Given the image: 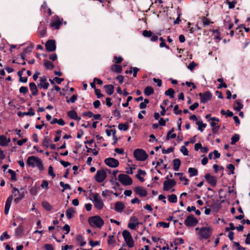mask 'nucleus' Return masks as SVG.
<instances>
[{
  "label": "nucleus",
  "instance_id": "obj_1",
  "mask_svg": "<svg viewBox=\"0 0 250 250\" xmlns=\"http://www.w3.org/2000/svg\"><path fill=\"white\" fill-rule=\"evenodd\" d=\"M88 223L92 227L101 228L104 224L103 219L99 216H94L89 218Z\"/></svg>",
  "mask_w": 250,
  "mask_h": 250
},
{
  "label": "nucleus",
  "instance_id": "obj_2",
  "mask_svg": "<svg viewBox=\"0 0 250 250\" xmlns=\"http://www.w3.org/2000/svg\"><path fill=\"white\" fill-rule=\"evenodd\" d=\"M133 155L135 159L140 161H144L148 157V154L146 151L140 148L136 149L134 151Z\"/></svg>",
  "mask_w": 250,
  "mask_h": 250
},
{
  "label": "nucleus",
  "instance_id": "obj_3",
  "mask_svg": "<svg viewBox=\"0 0 250 250\" xmlns=\"http://www.w3.org/2000/svg\"><path fill=\"white\" fill-rule=\"evenodd\" d=\"M118 180L124 186L130 185L132 180L130 177L125 174H120L118 176Z\"/></svg>",
  "mask_w": 250,
  "mask_h": 250
},
{
  "label": "nucleus",
  "instance_id": "obj_4",
  "mask_svg": "<svg viewBox=\"0 0 250 250\" xmlns=\"http://www.w3.org/2000/svg\"><path fill=\"white\" fill-rule=\"evenodd\" d=\"M198 223V220L193 215H189L187 216L184 221L185 225L188 227L195 226Z\"/></svg>",
  "mask_w": 250,
  "mask_h": 250
},
{
  "label": "nucleus",
  "instance_id": "obj_5",
  "mask_svg": "<svg viewBox=\"0 0 250 250\" xmlns=\"http://www.w3.org/2000/svg\"><path fill=\"white\" fill-rule=\"evenodd\" d=\"M93 198L95 207L98 209H102L104 204L100 195L97 193H95L93 195Z\"/></svg>",
  "mask_w": 250,
  "mask_h": 250
},
{
  "label": "nucleus",
  "instance_id": "obj_6",
  "mask_svg": "<svg viewBox=\"0 0 250 250\" xmlns=\"http://www.w3.org/2000/svg\"><path fill=\"white\" fill-rule=\"evenodd\" d=\"M107 177L106 171L104 169H100L97 171L95 175V180L98 183L103 182Z\"/></svg>",
  "mask_w": 250,
  "mask_h": 250
},
{
  "label": "nucleus",
  "instance_id": "obj_7",
  "mask_svg": "<svg viewBox=\"0 0 250 250\" xmlns=\"http://www.w3.org/2000/svg\"><path fill=\"white\" fill-rule=\"evenodd\" d=\"M212 229L210 227H202L201 228L199 234L202 238L207 239L211 235Z\"/></svg>",
  "mask_w": 250,
  "mask_h": 250
},
{
  "label": "nucleus",
  "instance_id": "obj_8",
  "mask_svg": "<svg viewBox=\"0 0 250 250\" xmlns=\"http://www.w3.org/2000/svg\"><path fill=\"white\" fill-rule=\"evenodd\" d=\"M199 96L200 98L201 103L205 104L211 100L212 95L210 91H208L205 93H200Z\"/></svg>",
  "mask_w": 250,
  "mask_h": 250
},
{
  "label": "nucleus",
  "instance_id": "obj_9",
  "mask_svg": "<svg viewBox=\"0 0 250 250\" xmlns=\"http://www.w3.org/2000/svg\"><path fill=\"white\" fill-rule=\"evenodd\" d=\"M104 163L109 167H117L119 165V162L118 160L109 157L104 160Z\"/></svg>",
  "mask_w": 250,
  "mask_h": 250
},
{
  "label": "nucleus",
  "instance_id": "obj_10",
  "mask_svg": "<svg viewBox=\"0 0 250 250\" xmlns=\"http://www.w3.org/2000/svg\"><path fill=\"white\" fill-rule=\"evenodd\" d=\"M45 48L48 52H53L56 49V42L54 40H48L45 44Z\"/></svg>",
  "mask_w": 250,
  "mask_h": 250
},
{
  "label": "nucleus",
  "instance_id": "obj_11",
  "mask_svg": "<svg viewBox=\"0 0 250 250\" xmlns=\"http://www.w3.org/2000/svg\"><path fill=\"white\" fill-rule=\"evenodd\" d=\"M176 182L174 179L166 180L164 182L163 190L168 191L176 185Z\"/></svg>",
  "mask_w": 250,
  "mask_h": 250
},
{
  "label": "nucleus",
  "instance_id": "obj_12",
  "mask_svg": "<svg viewBox=\"0 0 250 250\" xmlns=\"http://www.w3.org/2000/svg\"><path fill=\"white\" fill-rule=\"evenodd\" d=\"M62 19H61L59 17L57 16L54 18L50 24V26L54 27L56 29H59L61 25L62 24Z\"/></svg>",
  "mask_w": 250,
  "mask_h": 250
},
{
  "label": "nucleus",
  "instance_id": "obj_13",
  "mask_svg": "<svg viewBox=\"0 0 250 250\" xmlns=\"http://www.w3.org/2000/svg\"><path fill=\"white\" fill-rule=\"evenodd\" d=\"M205 178L212 187H215L217 183L216 177L211 175L209 173H207L205 175Z\"/></svg>",
  "mask_w": 250,
  "mask_h": 250
},
{
  "label": "nucleus",
  "instance_id": "obj_14",
  "mask_svg": "<svg viewBox=\"0 0 250 250\" xmlns=\"http://www.w3.org/2000/svg\"><path fill=\"white\" fill-rule=\"evenodd\" d=\"M143 35L145 37H147V38H149V37H151V41L152 42H155L156 41L158 38L157 36L156 35H153V33L152 32H151V31L150 30H144L143 31V33H142Z\"/></svg>",
  "mask_w": 250,
  "mask_h": 250
},
{
  "label": "nucleus",
  "instance_id": "obj_15",
  "mask_svg": "<svg viewBox=\"0 0 250 250\" xmlns=\"http://www.w3.org/2000/svg\"><path fill=\"white\" fill-rule=\"evenodd\" d=\"M38 34L39 37L42 38L45 36L46 34V28L42 22H40V26L38 27Z\"/></svg>",
  "mask_w": 250,
  "mask_h": 250
},
{
  "label": "nucleus",
  "instance_id": "obj_16",
  "mask_svg": "<svg viewBox=\"0 0 250 250\" xmlns=\"http://www.w3.org/2000/svg\"><path fill=\"white\" fill-rule=\"evenodd\" d=\"M39 159V158L36 157V156H30L27 158V164L28 166L34 167H35V163L37 164Z\"/></svg>",
  "mask_w": 250,
  "mask_h": 250
},
{
  "label": "nucleus",
  "instance_id": "obj_17",
  "mask_svg": "<svg viewBox=\"0 0 250 250\" xmlns=\"http://www.w3.org/2000/svg\"><path fill=\"white\" fill-rule=\"evenodd\" d=\"M134 191L136 194L141 197H146L147 195L146 190L142 188L139 187H136L134 189Z\"/></svg>",
  "mask_w": 250,
  "mask_h": 250
},
{
  "label": "nucleus",
  "instance_id": "obj_18",
  "mask_svg": "<svg viewBox=\"0 0 250 250\" xmlns=\"http://www.w3.org/2000/svg\"><path fill=\"white\" fill-rule=\"evenodd\" d=\"M10 139L7 138L4 135H1L0 136V145L3 146H6L8 145L10 142Z\"/></svg>",
  "mask_w": 250,
  "mask_h": 250
},
{
  "label": "nucleus",
  "instance_id": "obj_19",
  "mask_svg": "<svg viewBox=\"0 0 250 250\" xmlns=\"http://www.w3.org/2000/svg\"><path fill=\"white\" fill-rule=\"evenodd\" d=\"M122 67L118 64H112L110 67V70L113 72L121 73L122 72Z\"/></svg>",
  "mask_w": 250,
  "mask_h": 250
},
{
  "label": "nucleus",
  "instance_id": "obj_20",
  "mask_svg": "<svg viewBox=\"0 0 250 250\" xmlns=\"http://www.w3.org/2000/svg\"><path fill=\"white\" fill-rule=\"evenodd\" d=\"M125 208L124 204L120 201H118L115 204V210L118 212H122Z\"/></svg>",
  "mask_w": 250,
  "mask_h": 250
},
{
  "label": "nucleus",
  "instance_id": "obj_21",
  "mask_svg": "<svg viewBox=\"0 0 250 250\" xmlns=\"http://www.w3.org/2000/svg\"><path fill=\"white\" fill-rule=\"evenodd\" d=\"M29 85L30 89L31 91L32 92V95H33V96L37 95L38 94L39 91H38V89L36 84L32 82V83H29Z\"/></svg>",
  "mask_w": 250,
  "mask_h": 250
},
{
  "label": "nucleus",
  "instance_id": "obj_22",
  "mask_svg": "<svg viewBox=\"0 0 250 250\" xmlns=\"http://www.w3.org/2000/svg\"><path fill=\"white\" fill-rule=\"evenodd\" d=\"M67 116L71 119L79 121L81 120V117L78 116L77 112L74 110H72L67 112Z\"/></svg>",
  "mask_w": 250,
  "mask_h": 250
},
{
  "label": "nucleus",
  "instance_id": "obj_23",
  "mask_svg": "<svg viewBox=\"0 0 250 250\" xmlns=\"http://www.w3.org/2000/svg\"><path fill=\"white\" fill-rule=\"evenodd\" d=\"M17 114L19 117H22L24 115L33 116L35 115V112L33 111L32 108H30L28 111L26 112L19 111L18 112Z\"/></svg>",
  "mask_w": 250,
  "mask_h": 250
},
{
  "label": "nucleus",
  "instance_id": "obj_24",
  "mask_svg": "<svg viewBox=\"0 0 250 250\" xmlns=\"http://www.w3.org/2000/svg\"><path fill=\"white\" fill-rule=\"evenodd\" d=\"M243 105L241 103V101L240 100H237L235 101L233 105V108L235 110L239 111L243 108Z\"/></svg>",
  "mask_w": 250,
  "mask_h": 250
},
{
  "label": "nucleus",
  "instance_id": "obj_25",
  "mask_svg": "<svg viewBox=\"0 0 250 250\" xmlns=\"http://www.w3.org/2000/svg\"><path fill=\"white\" fill-rule=\"evenodd\" d=\"M105 90L108 95H111L114 92V86L112 84H107L104 86Z\"/></svg>",
  "mask_w": 250,
  "mask_h": 250
},
{
  "label": "nucleus",
  "instance_id": "obj_26",
  "mask_svg": "<svg viewBox=\"0 0 250 250\" xmlns=\"http://www.w3.org/2000/svg\"><path fill=\"white\" fill-rule=\"evenodd\" d=\"M181 160L178 159H175L173 160V169L175 171H178L181 166Z\"/></svg>",
  "mask_w": 250,
  "mask_h": 250
},
{
  "label": "nucleus",
  "instance_id": "obj_27",
  "mask_svg": "<svg viewBox=\"0 0 250 250\" xmlns=\"http://www.w3.org/2000/svg\"><path fill=\"white\" fill-rule=\"evenodd\" d=\"M75 213V210L73 208H69L66 211V216L68 219L73 217L74 214Z\"/></svg>",
  "mask_w": 250,
  "mask_h": 250
},
{
  "label": "nucleus",
  "instance_id": "obj_28",
  "mask_svg": "<svg viewBox=\"0 0 250 250\" xmlns=\"http://www.w3.org/2000/svg\"><path fill=\"white\" fill-rule=\"evenodd\" d=\"M154 92V89L151 86H146L144 90V94L147 96L153 94Z\"/></svg>",
  "mask_w": 250,
  "mask_h": 250
},
{
  "label": "nucleus",
  "instance_id": "obj_29",
  "mask_svg": "<svg viewBox=\"0 0 250 250\" xmlns=\"http://www.w3.org/2000/svg\"><path fill=\"white\" fill-rule=\"evenodd\" d=\"M18 196L14 199V202L18 204L24 197V191H19L17 193Z\"/></svg>",
  "mask_w": 250,
  "mask_h": 250
},
{
  "label": "nucleus",
  "instance_id": "obj_30",
  "mask_svg": "<svg viewBox=\"0 0 250 250\" xmlns=\"http://www.w3.org/2000/svg\"><path fill=\"white\" fill-rule=\"evenodd\" d=\"M175 91L172 88H169L165 92L166 96H169L170 98H173L174 97Z\"/></svg>",
  "mask_w": 250,
  "mask_h": 250
},
{
  "label": "nucleus",
  "instance_id": "obj_31",
  "mask_svg": "<svg viewBox=\"0 0 250 250\" xmlns=\"http://www.w3.org/2000/svg\"><path fill=\"white\" fill-rule=\"evenodd\" d=\"M51 142V139L48 138V137L46 136L44 137L42 142V145L43 146L45 147L46 148H48Z\"/></svg>",
  "mask_w": 250,
  "mask_h": 250
},
{
  "label": "nucleus",
  "instance_id": "obj_32",
  "mask_svg": "<svg viewBox=\"0 0 250 250\" xmlns=\"http://www.w3.org/2000/svg\"><path fill=\"white\" fill-rule=\"evenodd\" d=\"M188 172L190 177H193L198 175V170L193 167H189L188 169Z\"/></svg>",
  "mask_w": 250,
  "mask_h": 250
},
{
  "label": "nucleus",
  "instance_id": "obj_33",
  "mask_svg": "<svg viewBox=\"0 0 250 250\" xmlns=\"http://www.w3.org/2000/svg\"><path fill=\"white\" fill-rule=\"evenodd\" d=\"M76 240L78 242L80 243V245L81 246H83L86 244V242L83 241V236L81 234H79V235H77Z\"/></svg>",
  "mask_w": 250,
  "mask_h": 250
},
{
  "label": "nucleus",
  "instance_id": "obj_34",
  "mask_svg": "<svg viewBox=\"0 0 250 250\" xmlns=\"http://www.w3.org/2000/svg\"><path fill=\"white\" fill-rule=\"evenodd\" d=\"M127 246L129 248H132L134 246V241L131 237H129V238H127L126 240H125Z\"/></svg>",
  "mask_w": 250,
  "mask_h": 250
},
{
  "label": "nucleus",
  "instance_id": "obj_35",
  "mask_svg": "<svg viewBox=\"0 0 250 250\" xmlns=\"http://www.w3.org/2000/svg\"><path fill=\"white\" fill-rule=\"evenodd\" d=\"M129 127L128 123H125V124H120L118 125V128L121 130L125 131L128 129Z\"/></svg>",
  "mask_w": 250,
  "mask_h": 250
},
{
  "label": "nucleus",
  "instance_id": "obj_36",
  "mask_svg": "<svg viewBox=\"0 0 250 250\" xmlns=\"http://www.w3.org/2000/svg\"><path fill=\"white\" fill-rule=\"evenodd\" d=\"M240 136L238 134H234L231 138V145H234L235 143L238 142L239 140Z\"/></svg>",
  "mask_w": 250,
  "mask_h": 250
},
{
  "label": "nucleus",
  "instance_id": "obj_37",
  "mask_svg": "<svg viewBox=\"0 0 250 250\" xmlns=\"http://www.w3.org/2000/svg\"><path fill=\"white\" fill-rule=\"evenodd\" d=\"M196 124L198 125V129L202 132L203 128L207 126V124L203 123L202 121H197Z\"/></svg>",
  "mask_w": 250,
  "mask_h": 250
},
{
  "label": "nucleus",
  "instance_id": "obj_38",
  "mask_svg": "<svg viewBox=\"0 0 250 250\" xmlns=\"http://www.w3.org/2000/svg\"><path fill=\"white\" fill-rule=\"evenodd\" d=\"M44 66L48 69H52L54 68L53 64L48 60H45L44 63Z\"/></svg>",
  "mask_w": 250,
  "mask_h": 250
},
{
  "label": "nucleus",
  "instance_id": "obj_39",
  "mask_svg": "<svg viewBox=\"0 0 250 250\" xmlns=\"http://www.w3.org/2000/svg\"><path fill=\"white\" fill-rule=\"evenodd\" d=\"M168 201L170 203H175L177 201V197L175 194H171L168 197Z\"/></svg>",
  "mask_w": 250,
  "mask_h": 250
},
{
  "label": "nucleus",
  "instance_id": "obj_40",
  "mask_svg": "<svg viewBox=\"0 0 250 250\" xmlns=\"http://www.w3.org/2000/svg\"><path fill=\"white\" fill-rule=\"evenodd\" d=\"M42 207L47 210H51L52 208V206L47 202H43L42 203Z\"/></svg>",
  "mask_w": 250,
  "mask_h": 250
},
{
  "label": "nucleus",
  "instance_id": "obj_41",
  "mask_svg": "<svg viewBox=\"0 0 250 250\" xmlns=\"http://www.w3.org/2000/svg\"><path fill=\"white\" fill-rule=\"evenodd\" d=\"M49 84L48 83L40 82L38 84V86L40 88H43L44 89H47Z\"/></svg>",
  "mask_w": 250,
  "mask_h": 250
},
{
  "label": "nucleus",
  "instance_id": "obj_42",
  "mask_svg": "<svg viewBox=\"0 0 250 250\" xmlns=\"http://www.w3.org/2000/svg\"><path fill=\"white\" fill-rule=\"evenodd\" d=\"M60 185L63 188L62 190V192H63L65 190L67 189H71L70 186L68 184H64L63 182H60Z\"/></svg>",
  "mask_w": 250,
  "mask_h": 250
},
{
  "label": "nucleus",
  "instance_id": "obj_43",
  "mask_svg": "<svg viewBox=\"0 0 250 250\" xmlns=\"http://www.w3.org/2000/svg\"><path fill=\"white\" fill-rule=\"evenodd\" d=\"M116 180L117 179H115L113 178H112L110 180V183H111L112 185H113L112 188L114 189H116V187H118L120 186V184L116 181Z\"/></svg>",
  "mask_w": 250,
  "mask_h": 250
},
{
  "label": "nucleus",
  "instance_id": "obj_44",
  "mask_svg": "<svg viewBox=\"0 0 250 250\" xmlns=\"http://www.w3.org/2000/svg\"><path fill=\"white\" fill-rule=\"evenodd\" d=\"M202 21L203 22V26L206 27V26L209 25L210 23H212L210 21V20L207 18L205 17H203L202 18Z\"/></svg>",
  "mask_w": 250,
  "mask_h": 250
},
{
  "label": "nucleus",
  "instance_id": "obj_45",
  "mask_svg": "<svg viewBox=\"0 0 250 250\" xmlns=\"http://www.w3.org/2000/svg\"><path fill=\"white\" fill-rule=\"evenodd\" d=\"M156 226L157 227H162L165 228H167L169 227V223H165L164 222H160L157 224Z\"/></svg>",
  "mask_w": 250,
  "mask_h": 250
},
{
  "label": "nucleus",
  "instance_id": "obj_46",
  "mask_svg": "<svg viewBox=\"0 0 250 250\" xmlns=\"http://www.w3.org/2000/svg\"><path fill=\"white\" fill-rule=\"evenodd\" d=\"M122 235L125 240L131 237L130 233L127 230H124L122 232Z\"/></svg>",
  "mask_w": 250,
  "mask_h": 250
},
{
  "label": "nucleus",
  "instance_id": "obj_47",
  "mask_svg": "<svg viewBox=\"0 0 250 250\" xmlns=\"http://www.w3.org/2000/svg\"><path fill=\"white\" fill-rule=\"evenodd\" d=\"M227 168L229 170V174H233L234 173V166L233 165L230 164L227 166Z\"/></svg>",
  "mask_w": 250,
  "mask_h": 250
},
{
  "label": "nucleus",
  "instance_id": "obj_48",
  "mask_svg": "<svg viewBox=\"0 0 250 250\" xmlns=\"http://www.w3.org/2000/svg\"><path fill=\"white\" fill-rule=\"evenodd\" d=\"M62 132V131L61 130H58L56 131V135L54 139L55 142H57L60 140Z\"/></svg>",
  "mask_w": 250,
  "mask_h": 250
},
{
  "label": "nucleus",
  "instance_id": "obj_49",
  "mask_svg": "<svg viewBox=\"0 0 250 250\" xmlns=\"http://www.w3.org/2000/svg\"><path fill=\"white\" fill-rule=\"evenodd\" d=\"M78 98V96L77 95H73L69 99L66 100V102L67 103H74L77 100Z\"/></svg>",
  "mask_w": 250,
  "mask_h": 250
},
{
  "label": "nucleus",
  "instance_id": "obj_50",
  "mask_svg": "<svg viewBox=\"0 0 250 250\" xmlns=\"http://www.w3.org/2000/svg\"><path fill=\"white\" fill-rule=\"evenodd\" d=\"M10 235L7 234L6 231L4 232L0 236V240L1 241H4V239H9L10 238Z\"/></svg>",
  "mask_w": 250,
  "mask_h": 250
},
{
  "label": "nucleus",
  "instance_id": "obj_51",
  "mask_svg": "<svg viewBox=\"0 0 250 250\" xmlns=\"http://www.w3.org/2000/svg\"><path fill=\"white\" fill-rule=\"evenodd\" d=\"M180 151L183 153L184 156H188V151L185 146H181Z\"/></svg>",
  "mask_w": 250,
  "mask_h": 250
},
{
  "label": "nucleus",
  "instance_id": "obj_52",
  "mask_svg": "<svg viewBox=\"0 0 250 250\" xmlns=\"http://www.w3.org/2000/svg\"><path fill=\"white\" fill-rule=\"evenodd\" d=\"M211 120L212 121V122L210 123L211 126L212 127L216 126L217 125H216V123L215 122V121H216L217 122H219V119L218 118H216L215 117H212L211 118Z\"/></svg>",
  "mask_w": 250,
  "mask_h": 250
},
{
  "label": "nucleus",
  "instance_id": "obj_53",
  "mask_svg": "<svg viewBox=\"0 0 250 250\" xmlns=\"http://www.w3.org/2000/svg\"><path fill=\"white\" fill-rule=\"evenodd\" d=\"M48 174L50 175V176H51L53 178H54L56 176V175L54 173V171H53V167L51 166H50L49 167V168H48Z\"/></svg>",
  "mask_w": 250,
  "mask_h": 250
},
{
  "label": "nucleus",
  "instance_id": "obj_54",
  "mask_svg": "<svg viewBox=\"0 0 250 250\" xmlns=\"http://www.w3.org/2000/svg\"><path fill=\"white\" fill-rule=\"evenodd\" d=\"M105 132L106 133L107 136H110L111 134V132H113L112 135L113 136V138L116 137V136H115L116 130H110V129H106Z\"/></svg>",
  "mask_w": 250,
  "mask_h": 250
},
{
  "label": "nucleus",
  "instance_id": "obj_55",
  "mask_svg": "<svg viewBox=\"0 0 250 250\" xmlns=\"http://www.w3.org/2000/svg\"><path fill=\"white\" fill-rule=\"evenodd\" d=\"M37 166L40 170H42L44 169L43 165L40 159H39L37 163Z\"/></svg>",
  "mask_w": 250,
  "mask_h": 250
},
{
  "label": "nucleus",
  "instance_id": "obj_56",
  "mask_svg": "<svg viewBox=\"0 0 250 250\" xmlns=\"http://www.w3.org/2000/svg\"><path fill=\"white\" fill-rule=\"evenodd\" d=\"M173 150H174V148L172 147H170L168 148L167 149H165L163 148V149H162V153L163 154H167V153H169L170 152L173 151Z\"/></svg>",
  "mask_w": 250,
  "mask_h": 250
},
{
  "label": "nucleus",
  "instance_id": "obj_57",
  "mask_svg": "<svg viewBox=\"0 0 250 250\" xmlns=\"http://www.w3.org/2000/svg\"><path fill=\"white\" fill-rule=\"evenodd\" d=\"M28 88L25 86H21L20 88L19 92L21 93L26 94L28 92Z\"/></svg>",
  "mask_w": 250,
  "mask_h": 250
},
{
  "label": "nucleus",
  "instance_id": "obj_58",
  "mask_svg": "<svg viewBox=\"0 0 250 250\" xmlns=\"http://www.w3.org/2000/svg\"><path fill=\"white\" fill-rule=\"evenodd\" d=\"M22 228H21V227H18L16 229L15 235L16 236H19L20 234H21V233H22Z\"/></svg>",
  "mask_w": 250,
  "mask_h": 250
},
{
  "label": "nucleus",
  "instance_id": "obj_59",
  "mask_svg": "<svg viewBox=\"0 0 250 250\" xmlns=\"http://www.w3.org/2000/svg\"><path fill=\"white\" fill-rule=\"evenodd\" d=\"M114 60L115 63H116L117 64H119L122 62L123 59L122 57H118L117 56H114Z\"/></svg>",
  "mask_w": 250,
  "mask_h": 250
},
{
  "label": "nucleus",
  "instance_id": "obj_60",
  "mask_svg": "<svg viewBox=\"0 0 250 250\" xmlns=\"http://www.w3.org/2000/svg\"><path fill=\"white\" fill-rule=\"evenodd\" d=\"M179 106L178 104H176L174 106V112L176 115L181 114L182 113V110H179Z\"/></svg>",
  "mask_w": 250,
  "mask_h": 250
},
{
  "label": "nucleus",
  "instance_id": "obj_61",
  "mask_svg": "<svg viewBox=\"0 0 250 250\" xmlns=\"http://www.w3.org/2000/svg\"><path fill=\"white\" fill-rule=\"evenodd\" d=\"M95 93L98 98H101L104 96V95L101 93V90L99 89H95Z\"/></svg>",
  "mask_w": 250,
  "mask_h": 250
},
{
  "label": "nucleus",
  "instance_id": "obj_62",
  "mask_svg": "<svg viewBox=\"0 0 250 250\" xmlns=\"http://www.w3.org/2000/svg\"><path fill=\"white\" fill-rule=\"evenodd\" d=\"M41 186L43 188L48 189V182L46 180H43Z\"/></svg>",
  "mask_w": 250,
  "mask_h": 250
},
{
  "label": "nucleus",
  "instance_id": "obj_63",
  "mask_svg": "<svg viewBox=\"0 0 250 250\" xmlns=\"http://www.w3.org/2000/svg\"><path fill=\"white\" fill-rule=\"evenodd\" d=\"M130 68L132 69V70L133 76L134 77H136L137 76V73L139 70V69L136 67H131Z\"/></svg>",
  "mask_w": 250,
  "mask_h": 250
},
{
  "label": "nucleus",
  "instance_id": "obj_64",
  "mask_svg": "<svg viewBox=\"0 0 250 250\" xmlns=\"http://www.w3.org/2000/svg\"><path fill=\"white\" fill-rule=\"evenodd\" d=\"M44 249L45 250H54L53 246L51 244H46L44 246Z\"/></svg>",
  "mask_w": 250,
  "mask_h": 250
}]
</instances>
